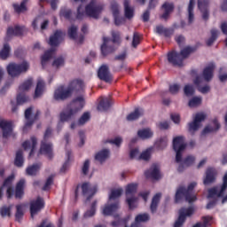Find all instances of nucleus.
<instances>
[{
  "instance_id": "1",
  "label": "nucleus",
  "mask_w": 227,
  "mask_h": 227,
  "mask_svg": "<svg viewBox=\"0 0 227 227\" xmlns=\"http://www.w3.org/2000/svg\"><path fill=\"white\" fill-rule=\"evenodd\" d=\"M85 105L86 101L82 96H79L73 99L69 106H67V111L60 114V121L58 124V130H61L64 121H69V120L74 118V115L77 114Z\"/></svg>"
},
{
  "instance_id": "2",
  "label": "nucleus",
  "mask_w": 227,
  "mask_h": 227,
  "mask_svg": "<svg viewBox=\"0 0 227 227\" xmlns=\"http://www.w3.org/2000/svg\"><path fill=\"white\" fill-rule=\"evenodd\" d=\"M83 88L84 82L82 80H74L69 83L68 87L60 86L55 90L54 98L55 100H66V98L72 96V93L82 91Z\"/></svg>"
},
{
  "instance_id": "3",
  "label": "nucleus",
  "mask_w": 227,
  "mask_h": 227,
  "mask_svg": "<svg viewBox=\"0 0 227 227\" xmlns=\"http://www.w3.org/2000/svg\"><path fill=\"white\" fill-rule=\"evenodd\" d=\"M104 10V5L101 4H98L97 0H92L89 4L84 7V5L81 4L77 8L76 19L81 20L84 19V17H91L92 19H98L100 17V13Z\"/></svg>"
},
{
  "instance_id": "4",
  "label": "nucleus",
  "mask_w": 227,
  "mask_h": 227,
  "mask_svg": "<svg viewBox=\"0 0 227 227\" xmlns=\"http://www.w3.org/2000/svg\"><path fill=\"white\" fill-rule=\"evenodd\" d=\"M63 36H64V34L63 32H61V30H57L53 34V35L50 36L49 45H51V48L47 51H45L44 54L41 57V63H42L43 68L45 67V65H47V62L49 61V59H51V58H52V56L56 52V48L54 47H58V45L61 43V41L63 40Z\"/></svg>"
},
{
  "instance_id": "5",
  "label": "nucleus",
  "mask_w": 227,
  "mask_h": 227,
  "mask_svg": "<svg viewBox=\"0 0 227 227\" xmlns=\"http://www.w3.org/2000/svg\"><path fill=\"white\" fill-rule=\"evenodd\" d=\"M192 52H194V48L187 46L181 50L180 53L176 51H170L168 54V61L174 65V67H183L184 59L189 56Z\"/></svg>"
},
{
  "instance_id": "6",
  "label": "nucleus",
  "mask_w": 227,
  "mask_h": 227,
  "mask_svg": "<svg viewBox=\"0 0 227 227\" xmlns=\"http://www.w3.org/2000/svg\"><path fill=\"white\" fill-rule=\"evenodd\" d=\"M194 187H196V183H192L188 185V188L185 189L184 186H179L176 192L175 201L176 203H180L182 201V198H185V200L188 203H192L198 200L196 195L192 194V191H194Z\"/></svg>"
},
{
  "instance_id": "7",
  "label": "nucleus",
  "mask_w": 227,
  "mask_h": 227,
  "mask_svg": "<svg viewBox=\"0 0 227 227\" xmlns=\"http://www.w3.org/2000/svg\"><path fill=\"white\" fill-rule=\"evenodd\" d=\"M112 38L103 37V44L101 45V53L103 56H107L111 52H114V43H120V32H112Z\"/></svg>"
},
{
  "instance_id": "8",
  "label": "nucleus",
  "mask_w": 227,
  "mask_h": 227,
  "mask_svg": "<svg viewBox=\"0 0 227 227\" xmlns=\"http://www.w3.org/2000/svg\"><path fill=\"white\" fill-rule=\"evenodd\" d=\"M52 135V129L51 128H48L44 133V137L43 141L41 142V147L39 153L42 155H47L48 159H52V144L50 142H47L49 137Z\"/></svg>"
},
{
  "instance_id": "9",
  "label": "nucleus",
  "mask_w": 227,
  "mask_h": 227,
  "mask_svg": "<svg viewBox=\"0 0 227 227\" xmlns=\"http://www.w3.org/2000/svg\"><path fill=\"white\" fill-rule=\"evenodd\" d=\"M185 148H187V144H185L184 137H176L173 139V150L176 152V162H182V154Z\"/></svg>"
},
{
  "instance_id": "10",
  "label": "nucleus",
  "mask_w": 227,
  "mask_h": 227,
  "mask_svg": "<svg viewBox=\"0 0 227 227\" xmlns=\"http://www.w3.org/2000/svg\"><path fill=\"white\" fill-rule=\"evenodd\" d=\"M136 192H137V184H129L126 186V201L130 209L136 208V203H137Z\"/></svg>"
},
{
  "instance_id": "11",
  "label": "nucleus",
  "mask_w": 227,
  "mask_h": 227,
  "mask_svg": "<svg viewBox=\"0 0 227 227\" xmlns=\"http://www.w3.org/2000/svg\"><path fill=\"white\" fill-rule=\"evenodd\" d=\"M29 69V64L23 62L21 64L11 63L7 66V72L11 77H17L22 74V72H27Z\"/></svg>"
},
{
  "instance_id": "12",
  "label": "nucleus",
  "mask_w": 227,
  "mask_h": 227,
  "mask_svg": "<svg viewBox=\"0 0 227 227\" xmlns=\"http://www.w3.org/2000/svg\"><path fill=\"white\" fill-rule=\"evenodd\" d=\"M31 86H33V79H31V78L25 81L21 85H20L19 93L17 95L18 106H20V105L27 102V100H29V98L27 97L26 94H24V91H27V90H29V88H31Z\"/></svg>"
},
{
  "instance_id": "13",
  "label": "nucleus",
  "mask_w": 227,
  "mask_h": 227,
  "mask_svg": "<svg viewBox=\"0 0 227 227\" xmlns=\"http://www.w3.org/2000/svg\"><path fill=\"white\" fill-rule=\"evenodd\" d=\"M226 189H227V173H225V175L223 176V184L221 185V187L215 186L208 190L207 198H214L215 196H217V198H223V196H224V192H226Z\"/></svg>"
},
{
  "instance_id": "14",
  "label": "nucleus",
  "mask_w": 227,
  "mask_h": 227,
  "mask_svg": "<svg viewBox=\"0 0 227 227\" xmlns=\"http://www.w3.org/2000/svg\"><path fill=\"white\" fill-rule=\"evenodd\" d=\"M205 118H207V115L203 113L196 114L193 118V121L188 124L189 132H191L192 134H194L196 130H199L200 127H201V121H205Z\"/></svg>"
},
{
  "instance_id": "15",
  "label": "nucleus",
  "mask_w": 227,
  "mask_h": 227,
  "mask_svg": "<svg viewBox=\"0 0 227 227\" xmlns=\"http://www.w3.org/2000/svg\"><path fill=\"white\" fill-rule=\"evenodd\" d=\"M33 113V107H28L25 111V118L27 120V122L25 123V126L23 127V132H27L28 129H31V126L36 120H38V116H40V111H37L34 116V118H31V114Z\"/></svg>"
},
{
  "instance_id": "16",
  "label": "nucleus",
  "mask_w": 227,
  "mask_h": 227,
  "mask_svg": "<svg viewBox=\"0 0 227 227\" xmlns=\"http://www.w3.org/2000/svg\"><path fill=\"white\" fill-rule=\"evenodd\" d=\"M45 207L43 198L37 197L36 200L30 201V214L31 217H35Z\"/></svg>"
},
{
  "instance_id": "17",
  "label": "nucleus",
  "mask_w": 227,
  "mask_h": 227,
  "mask_svg": "<svg viewBox=\"0 0 227 227\" xmlns=\"http://www.w3.org/2000/svg\"><path fill=\"white\" fill-rule=\"evenodd\" d=\"M194 214V209L192 207H183L179 210V216L177 220L176 221L174 227H180L184 223H185L186 217H190V215H192Z\"/></svg>"
},
{
  "instance_id": "18",
  "label": "nucleus",
  "mask_w": 227,
  "mask_h": 227,
  "mask_svg": "<svg viewBox=\"0 0 227 227\" xmlns=\"http://www.w3.org/2000/svg\"><path fill=\"white\" fill-rule=\"evenodd\" d=\"M111 10L114 19L115 26H121V24H125V18L120 17V7L116 2H113L111 4Z\"/></svg>"
},
{
  "instance_id": "19",
  "label": "nucleus",
  "mask_w": 227,
  "mask_h": 227,
  "mask_svg": "<svg viewBox=\"0 0 227 227\" xmlns=\"http://www.w3.org/2000/svg\"><path fill=\"white\" fill-rule=\"evenodd\" d=\"M82 192L83 196H88L87 197V201H90L93 196L97 193V186L91 187V184L90 183H83L81 185Z\"/></svg>"
},
{
  "instance_id": "20",
  "label": "nucleus",
  "mask_w": 227,
  "mask_h": 227,
  "mask_svg": "<svg viewBox=\"0 0 227 227\" xmlns=\"http://www.w3.org/2000/svg\"><path fill=\"white\" fill-rule=\"evenodd\" d=\"M98 76L100 81H105V82H111L113 76L109 72V67L107 65H103L100 67L98 72Z\"/></svg>"
},
{
  "instance_id": "21",
  "label": "nucleus",
  "mask_w": 227,
  "mask_h": 227,
  "mask_svg": "<svg viewBox=\"0 0 227 227\" xmlns=\"http://www.w3.org/2000/svg\"><path fill=\"white\" fill-rule=\"evenodd\" d=\"M0 129L3 130V137H8L13 131V123L0 118Z\"/></svg>"
},
{
  "instance_id": "22",
  "label": "nucleus",
  "mask_w": 227,
  "mask_h": 227,
  "mask_svg": "<svg viewBox=\"0 0 227 227\" xmlns=\"http://www.w3.org/2000/svg\"><path fill=\"white\" fill-rule=\"evenodd\" d=\"M13 176H8L4 181L2 187H0V200H3V189L8 187L6 191L7 198H12L13 195V190L12 189V182H13Z\"/></svg>"
},
{
  "instance_id": "23",
  "label": "nucleus",
  "mask_w": 227,
  "mask_h": 227,
  "mask_svg": "<svg viewBox=\"0 0 227 227\" xmlns=\"http://www.w3.org/2000/svg\"><path fill=\"white\" fill-rule=\"evenodd\" d=\"M146 178H152V180H160V169L157 165H153L149 170L145 172Z\"/></svg>"
},
{
  "instance_id": "24",
  "label": "nucleus",
  "mask_w": 227,
  "mask_h": 227,
  "mask_svg": "<svg viewBox=\"0 0 227 227\" xmlns=\"http://www.w3.org/2000/svg\"><path fill=\"white\" fill-rule=\"evenodd\" d=\"M208 3L209 0H198V8L200 10L204 20H208Z\"/></svg>"
},
{
  "instance_id": "25",
  "label": "nucleus",
  "mask_w": 227,
  "mask_h": 227,
  "mask_svg": "<svg viewBox=\"0 0 227 227\" xmlns=\"http://www.w3.org/2000/svg\"><path fill=\"white\" fill-rule=\"evenodd\" d=\"M37 141L36 137H31L30 140H27L22 144V147L24 150H31L29 153V157L35 153V150L36 148Z\"/></svg>"
},
{
  "instance_id": "26",
  "label": "nucleus",
  "mask_w": 227,
  "mask_h": 227,
  "mask_svg": "<svg viewBox=\"0 0 227 227\" xmlns=\"http://www.w3.org/2000/svg\"><path fill=\"white\" fill-rule=\"evenodd\" d=\"M214 70H215V65L214 63H210L204 68L202 75L207 82L211 81L212 77H214Z\"/></svg>"
},
{
  "instance_id": "27",
  "label": "nucleus",
  "mask_w": 227,
  "mask_h": 227,
  "mask_svg": "<svg viewBox=\"0 0 227 227\" xmlns=\"http://www.w3.org/2000/svg\"><path fill=\"white\" fill-rule=\"evenodd\" d=\"M26 185V179H20L15 188V198L20 200L24 196V187Z\"/></svg>"
},
{
  "instance_id": "28",
  "label": "nucleus",
  "mask_w": 227,
  "mask_h": 227,
  "mask_svg": "<svg viewBox=\"0 0 227 227\" xmlns=\"http://www.w3.org/2000/svg\"><path fill=\"white\" fill-rule=\"evenodd\" d=\"M119 208V203L114 202V204H106L102 209L103 215H112L113 213L116 212Z\"/></svg>"
},
{
  "instance_id": "29",
  "label": "nucleus",
  "mask_w": 227,
  "mask_h": 227,
  "mask_svg": "<svg viewBox=\"0 0 227 227\" xmlns=\"http://www.w3.org/2000/svg\"><path fill=\"white\" fill-rule=\"evenodd\" d=\"M215 180V168H209L206 171V177L203 181L204 185H208Z\"/></svg>"
},
{
  "instance_id": "30",
  "label": "nucleus",
  "mask_w": 227,
  "mask_h": 227,
  "mask_svg": "<svg viewBox=\"0 0 227 227\" xmlns=\"http://www.w3.org/2000/svg\"><path fill=\"white\" fill-rule=\"evenodd\" d=\"M193 82H194L195 86H197L200 93H202L203 95H205V94L208 93V91H210L209 85H204L203 87H201V82H203V80L201 79V77L197 76Z\"/></svg>"
},
{
  "instance_id": "31",
  "label": "nucleus",
  "mask_w": 227,
  "mask_h": 227,
  "mask_svg": "<svg viewBox=\"0 0 227 227\" xmlns=\"http://www.w3.org/2000/svg\"><path fill=\"white\" fill-rule=\"evenodd\" d=\"M24 33V27L16 26L14 28L10 27L7 29V38L10 36H20Z\"/></svg>"
},
{
  "instance_id": "32",
  "label": "nucleus",
  "mask_w": 227,
  "mask_h": 227,
  "mask_svg": "<svg viewBox=\"0 0 227 227\" xmlns=\"http://www.w3.org/2000/svg\"><path fill=\"white\" fill-rule=\"evenodd\" d=\"M91 118V115L89 112H85L82 114V115L78 120V123L72 122L71 129H74L77 125H84L85 123H88L90 121V119Z\"/></svg>"
},
{
  "instance_id": "33",
  "label": "nucleus",
  "mask_w": 227,
  "mask_h": 227,
  "mask_svg": "<svg viewBox=\"0 0 227 227\" xmlns=\"http://www.w3.org/2000/svg\"><path fill=\"white\" fill-rule=\"evenodd\" d=\"M212 123L214 127L210 125L207 126L202 131V136H205V134H208L209 132H215L221 129V124H219L217 119H214Z\"/></svg>"
},
{
  "instance_id": "34",
  "label": "nucleus",
  "mask_w": 227,
  "mask_h": 227,
  "mask_svg": "<svg viewBox=\"0 0 227 227\" xmlns=\"http://www.w3.org/2000/svg\"><path fill=\"white\" fill-rule=\"evenodd\" d=\"M146 221H150V215L144 213L138 215L135 218V223L131 224V227H141L139 223H146Z\"/></svg>"
},
{
  "instance_id": "35",
  "label": "nucleus",
  "mask_w": 227,
  "mask_h": 227,
  "mask_svg": "<svg viewBox=\"0 0 227 227\" xmlns=\"http://www.w3.org/2000/svg\"><path fill=\"white\" fill-rule=\"evenodd\" d=\"M44 88H45V82H43V80L39 79L37 81V84L35 87L34 98H38L39 97H42Z\"/></svg>"
},
{
  "instance_id": "36",
  "label": "nucleus",
  "mask_w": 227,
  "mask_h": 227,
  "mask_svg": "<svg viewBox=\"0 0 227 227\" xmlns=\"http://www.w3.org/2000/svg\"><path fill=\"white\" fill-rule=\"evenodd\" d=\"M145 111L143 108H136L134 112L130 113L127 116L128 121H134V120H137L140 116H143Z\"/></svg>"
},
{
  "instance_id": "37",
  "label": "nucleus",
  "mask_w": 227,
  "mask_h": 227,
  "mask_svg": "<svg viewBox=\"0 0 227 227\" xmlns=\"http://www.w3.org/2000/svg\"><path fill=\"white\" fill-rule=\"evenodd\" d=\"M162 8L165 10V12L160 16V18L164 19V20H168L171 12L175 10V5H173V4L165 3L163 4Z\"/></svg>"
},
{
  "instance_id": "38",
  "label": "nucleus",
  "mask_w": 227,
  "mask_h": 227,
  "mask_svg": "<svg viewBox=\"0 0 227 227\" xmlns=\"http://www.w3.org/2000/svg\"><path fill=\"white\" fill-rule=\"evenodd\" d=\"M109 107H111V99L108 98H101V100L98 105V111H107Z\"/></svg>"
},
{
  "instance_id": "39",
  "label": "nucleus",
  "mask_w": 227,
  "mask_h": 227,
  "mask_svg": "<svg viewBox=\"0 0 227 227\" xmlns=\"http://www.w3.org/2000/svg\"><path fill=\"white\" fill-rule=\"evenodd\" d=\"M137 136L140 139H150L153 137V131L150 128L143 129L137 131Z\"/></svg>"
},
{
  "instance_id": "40",
  "label": "nucleus",
  "mask_w": 227,
  "mask_h": 227,
  "mask_svg": "<svg viewBox=\"0 0 227 227\" xmlns=\"http://www.w3.org/2000/svg\"><path fill=\"white\" fill-rule=\"evenodd\" d=\"M40 168H42V164L35 163L34 165L27 167L26 169V173L29 176H35V175L38 174V171H40Z\"/></svg>"
},
{
  "instance_id": "41",
  "label": "nucleus",
  "mask_w": 227,
  "mask_h": 227,
  "mask_svg": "<svg viewBox=\"0 0 227 227\" xmlns=\"http://www.w3.org/2000/svg\"><path fill=\"white\" fill-rule=\"evenodd\" d=\"M124 13L126 19L134 17V8L130 7V1L129 0H124Z\"/></svg>"
},
{
  "instance_id": "42",
  "label": "nucleus",
  "mask_w": 227,
  "mask_h": 227,
  "mask_svg": "<svg viewBox=\"0 0 227 227\" xmlns=\"http://www.w3.org/2000/svg\"><path fill=\"white\" fill-rule=\"evenodd\" d=\"M107 157H109V150L108 149H103L99 151L96 155H95V160H98V162H106Z\"/></svg>"
},
{
  "instance_id": "43",
  "label": "nucleus",
  "mask_w": 227,
  "mask_h": 227,
  "mask_svg": "<svg viewBox=\"0 0 227 227\" xmlns=\"http://www.w3.org/2000/svg\"><path fill=\"white\" fill-rule=\"evenodd\" d=\"M162 194L160 193H156L153 200H152V203H151V212L152 214H155V212H157V207L159 206V202L160 201V198H161Z\"/></svg>"
},
{
  "instance_id": "44",
  "label": "nucleus",
  "mask_w": 227,
  "mask_h": 227,
  "mask_svg": "<svg viewBox=\"0 0 227 227\" xmlns=\"http://www.w3.org/2000/svg\"><path fill=\"white\" fill-rule=\"evenodd\" d=\"M14 165L17 168H22V166H24V154L22 153V150H19L16 152Z\"/></svg>"
},
{
  "instance_id": "45",
  "label": "nucleus",
  "mask_w": 227,
  "mask_h": 227,
  "mask_svg": "<svg viewBox=\"0 0 227 227\" xmlns=\"http://www.w3.org/2000/svg\"><path fill=\"white\" fill-rule=\"evenodd\" d=\"M194 3H196V0H190L189 5H188V22L189 24H192L194 20Z\"/></svg>"
},
{
  "instance_id": "46",
  "label": "nucleus",
  "mask_w": 227,
  "mask_h": 227,
  "mask_svg": "<svg viewBox=\"0 0 227 227\" xmlns=\"http://www.w3.org/2000/svg\"><path fill=\"white\" fill-rule=\"evenodd\" d=\"M194 160H196V159L194 158V156H187L183 163H181L178 167V171L182 172L184 171V166H192V164H194Z\"/></svg>"
},
{
  "instance_id": "47",
  "label": "nucleus",
  "mask_w": 227,
  "mask_h": 227,
  "mask_svg": "<svg viewBox=\"0 0 227 227\" xmlns=\"http://www.w3.org/2000/svg\"><path fill=\"white\" fill-rule=\"evenodd\" d=\"M155 148L158 150H164L168 146V137H163L158 139L154 144Z\"/></svg>"
},
{
  "instance_id": "48",
  "label": "nucleus",
  "mask_w": 227,
  "mask_h": 227,
  "mask_svg": "<svg viewBox=\"0 0 227 227\" xmlns=\"http://www.w3.org/2000/svg\"><path fill=\"white\" fill-rule=\"evenodd\" d=\"M22 217H24V205L20 204L16 206L15 220L18 221V223H20Z\"/></svg>"
},
{
  "instance_id": "49",
  "label": "nucleus",
  "mask_w": 227,
  "mask_h": 227,
  "mask_svg": "<svg viewBox=\"0 0 227 227\" xmlns=\"http://www.w3.org/2000/svg\"><path fill=\"white\" fill-rule=\"evenodd\" d=\"M27 3V0H23L20 3V4H13L14 12H16V13H22L26 12L27 10V7H26Z\"/></svg>"
},
{
  "instance_id": "50",
  "label": "nucleus",
  "mask_w": 227,
  "mask_h": 227,
  "mask_svg": "<svg viewBox=\"0 0 227 227\" xmlns=\"http://www.w3.org/2000/svg\"><path fill=\"white\" fill-rule=\"evenodd\" d=\"M10 44L9 43H4V48L0 51V58L1 59H6L8 56H10Z\"/></svg>"
},
{
  "instance_id": "51",
  "label": "nucleus",
  "mask_w": 227,
  "mask_h": 227,
  "mask_svg": "<svg viewBox=\"0 0 227 227\" xmlns=\"http://www.w3.org/2000/svg\"><path fill=\"white\" fill-rule=\"evenodd\" d=\"M121 194H123V189L121 188L112 190L109 195V201H111V200H116L117 198H120Z\"/></svg>"
},
{
  "instance_id": "52",
  "label": "nucleus",
  "mask_w": 227,
  "mask_h": 227,
  "mask_svg": "<svg viewBox=\"0 0 227 227\" xmlns=\"http://www.w3.org/2000/svg\"><path fill=\"white\" fill-rule=\"evenodd\" d=\"M12 206H3L0 208V215L2 217H10V215H12Z\"/></svg>"
},
{
  "instance_id": "53",
  "label": "nucleus",
  "mask_w": 227,
  "mask_h": 227,
  "mask_svg": "<svg viewBox=\"0 0 227 227\" xmlns=\"http://www.w3.org/2000/svg\"><path fill=\"white\" fill-rule=\"evenodd\" d=\"M219 35V31L215 28H213L211 30V37L207 41V45L210 47L215 40H217V35Z\"/></svg>"
},
{
  "instance_id": "54",
  "label": "nucleus",
  "mask_w": 227,
  "mask_h": 227,
  "mask_svg": "<svg viewBox=\"0 0 227 227\" xmlns=\"http://www.w3.org/2000/svg\"><path fill=\"white\" fill-rule=\"evenodd\" d=\"M97 212V200L92 202L90 206V209L87 210L84 214V217H93L95 213Z\"/></svg>"
},
{
  "instance_id": "55",
  "label": "nucleus",
  "mask_w": 227,
  "mask_h": 227,
  "mask_svg": "<svg viewBox=\"0 0 227 227\" xmlns=\"http://www.w3.org/2000/svg\"><path fill=\"white\" fill-rule=\"evenodd\" d=\"M77 27L72 25L68 30H67V35L71 40H77Z\"/></svg>"
},
{
  "instance_id": "56",
  "label": "nucleus",
  "mask_w": 227,
  "mask_h": 227,
  "mask_svg": "<svg viewBox=\"0 0 227 227\" xmlns=\"http://www.w3.org/2000/svg\"><path fill=\"white\" fill-rule=\"evenodd\" d=\"M152 148H148L145 151H144L139 156V160H150V157H152Z\"/></svg>"
},
{
  "instance_id": "57",
  "label": "nucleus",
  "mask_w": 227,
  "mask_h": 227,
  "mask_svg": "<svg viewBox=\"0 0 227 227\" xmlns=\"http://www.w3.org/2000/svg\"><path fill=\"white\" fill-rule=\"evenodd\" d=\"M203 224L201 223H198L193 227H207L210 226V221H212V216H204L202 218Z\"/></svg>"
},
{
  "instance_id": "58",
  "label": "nucleus",
  "mask_w": 227,
  "mask_h": 227,
  "mask_svg": "<svg viewBox=\"0 0 227 227\" xmlns=\"http://www.w3.org/2000/svg\"><path fill=\"white\" fill-rule=\"evenodd\" d=\"M201 97H194L190 99L188 106L189 107H198L201 104Z\"/></svg>"
},
{
  "instance_id": "59",
  "label": "nucleus",
  "mask_w": 227,
  "mask_h": 227,
  "mask_svg": "<svg viewBox=\"0 0 227 227\" xmlns=\"http://www.w3.org/2000/svg\"><path fill=\"white\" fill-rule=\"evenodd\" d=\"M184 93L186 97H192L194 95V86L192 84H187L184 88Z\"/></svg>"
},
{
  "instance_id": "60",
  "label": "nucleus",
  "mask_w": 227,
  "mask_h": 227,
  "mask_svg": "<svg viewBox=\"0 0 227 227\" xmlns=\"http://www.w3.org/2000/svg\"><path fill=\"white\" fill-rule=\"evenodd\" d=\"M141 43V35L137 32H134L133 34V40H132V47L136 49L137 45Z\"/></svg>"
},
{
  "instance_id": "61",
  "label": "nucleus",
  "mask_w": 227,
  "mask_h": 227,
  "mask_svg": "<svg viewBox=\"0 0 227 227\" xmlns=\"http://www.w3.org/2000/svg\"><path fill=\"white\" fill-rule=\"evenodd\" d=\"M60 17H64V19H67V20H70L72 17V10L63 8L60 10Z\"/></svg>"
},
{
  "instance_id": "62",
  "label": "nucleus",
  "mask_w": 227,
  "mask_h": 227,
  "mask_svg": "<svg viewBox=\"0 0 227 227\" xmlns=\"http://www.w3.org/2000/svg\"><path fill=\"white\" fill-rule=\"evenodd\" d=\"M65 65V59L63 57H58L52 62V67L55 68H59V67H63Z\"/></svg>"
},
{
  "instance_id": "63",
  "label": "nucleus",
  "mask_w": 227,
  "mask_h": 227,
  "mask_svg": "<svg viewBox=\"0 0 227 227\" xmlns=\"http://www.w3.org/2000/svg\"><path fill=\"white\" fill-rule=\"evenodd\" d=\"M168 91H169V93H171V95H176V93H178V91H180V84L174 83L172 85H169Z\"/></svg>"
},
{
  "instance_id": "64",
  "label": "nucleus",
  "mask_w": 227,
  "mask_h": 227,
  "mask_svg": "<svg viewBox=\"0 0 227 227\" xmlns=\"http://www.w3.org/2000/svg\"><path fill=\"white\" fill-rule=\"evenodd\" d=\"M53 182H54V176L51 175L47 178L46 183L43 187V191H49V189H51V184H53Z\"/></svg>"
}]
</instances>
